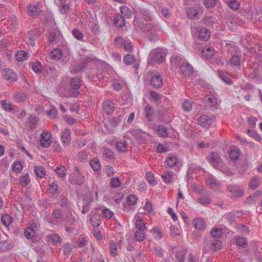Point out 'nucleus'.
I'll list each match as a JSON object with an SVG mask.
<instances>
[{
    "mask_svg": "<svg viewBox=\"0 0 262 262\" xmlns=\"http://www.w3.org/2000/svg\"><path fill=\"white\" fill-rule=\"evenodd\" d=\"M157 133L161 137H166L168 135L167 128L163 125H159L157 127Z\"/></svg>",
    "mask_w": 262,
    "mask_h": 262,
    "instance_id": "obj_33",
    "label": "nucleus"
},
{
    "mask_svg": "<svg viewBox=\"0 0 262 262\" xmlns=\"http://www.w3.org/2000/svg\"><path fill=\"white\" fill-rule=\"evenodd\" d=\"M32 69L35 73L39 74L42 72V67L39 62L36 61L32 65Z\"/></svg>",
    "mask_w": 262,
    "mask_h": 262,
    "instance_id": "obj_55",
    "label": "nucleus"
},
{
    "mask_svg": "<svg viewBox=\"0 0 262 262\" xmlns=\"http://www.w3.org/2000/svg\"><path fill=\"white\" fill-rule=\"evenodd\" d=\"M35 172L38 178H41L46 174V170L42 166H37L35 168Z\"/></svg>",
    "mask_w": 262,
    "mask_h": 262,
    "instance_id": "obj_49",
    "label": "nucleus"
},
{
    "mask_svg": "<svg viewBox=\"0 0 262 262\" xmlns=\"http://www.w3.org/2000/svg\"><path fill=\"white\" fill-rule=\"evenodd\" d=\"M72 33L75 38L79 40H82L84 36L83 34L78 29H74V30H73Z\"/></svg>",
    "mask_w": 262,
    "mask_h": 262,
    "instance_id": "obj_58",
    "label": "nucleus"
},
{
    "mask_svg": "<svg viewBox=\"0 0 262 262\" xmlns=\"http://www.w3.org/2000/svg\"><path fill=\"white\" fill-rule=\"evenodd\" d=\"M56 173L60 177H63L66 174V169L63 166H60L56 167L55 169Z\"/></svg>",
    "mask_w": 262,
    "mask_h": 262,
    "instance_id": "obj_54",
    "label": "nucleus"
},
{
    "mask_svg": "<svg viewBox=\"0 0 262 262\" xmlns=\"http://www.w3.org/2000/svg\"><path fill=\"white\" fill-rule=\"evenodd\" d=\"M57 1V4L59 5L60 8V12L62 14H66L69 11L70 7L66 4V0H55Z\"/></svg>",
    "mask_w": 262,
    "mask_h": 262,
    "instance_id": "obj_19",
    "label": "nucleus"
},
{
    "mask_svg": "<svg viewBox=\"0 0 262 262\" xmlns=\"http://www.w3.org/2000/svg\"><path fill=\"white\" fill-rule=\"evenodd\" d=\"M152 58L154 60L157 62H162L164 60L163 54L161 52L156 51L152 54Z\"/></svg>",
    "mask_w": 262,
    "mask_h": 262,
    "instance_id": "obj_43",
    "label": "nucleus"
},
{
    "mask_svg": "<svg viewBox=\"0 0 262 262\" xmlns=\"http://www.w3.org/2000/svg\"><path fill=\"white\" fill-rule=\"evenodd\" d=\"M248 134L257 141H260L261 139L260 136L254 130L248 129Z\"/></svg>",
    "mask_w": 262,
    "mask_h": 262,
    "instance_id": "obj_61",
    "label": "nucleus"
},
{
    "mask_svg": "<svg viewBox=\"0 0 262 262\" xmlns=\"http://www.w3.org/2000/svg\"><path fill=\"white\" fill-rule=\"evenodd\" d=\"M48 237L53 242V243L55 244L60 242V237L57 233L51 234L49 235Z\"/></svg>",
    "mask_w": 262,
    "mask_h": 262,
    "instance_id": "obj_64",
    "label": "nucleus"
},
{
    "mask_svg": "<svg viewBox=\"0 0 262 262\" xmlns=\"http://www.w3.org/2000/svg\"><path fill=\"white\" fill-rule=\"evenodd\" d=\"M61 142L64 146L68 145L71 141V132L69 129H64L61 137Z\"/></svg>",
    "mask_w": 262,
    "mask_h": 262,
    "instance_id": "obj_13",
    "label": "nucleus"
},
{
    "mask_svg": "<svg viewBox=\"0 0 262 262\" xmlns=\"http://www.w3.org/2000/svg\"><path fill=\"white\" fill-rule=\"evenodd\" d=\"M2 223L5 226H9L12 222V217L8 214H4L1 217Z\"/></svg>",
    "mask_w": 262,
    "mask_h": 262,
    "instance_id": "obj_36",
    "label": "nucleus"
},
{
    "mask_svg": "<svg viewBox=\"0 0 262 262\" xmlns=\"http://www.w3.org/2000/svg\"><path fill=\"white\" fill-rule=\"evenodd\" d=\"M181 74L185 77L190 76L193 72L192 66L188 62H184L180 66Z\"/></svg>",
    "mask_w": 262,
    "mask_h": 262,
    "instance_id": "obj_7",
    "label": "nucleus"
},
{
    "mask_svg": "<svg viewBox=\"0 0 262 262\" xmlns=\"http://www.w3.org/2000/svg\"><path fill=\"white\" fill-rule=\"evenodd\" d=\"M30 182L29 174L26 173L23 176L21 177L19 179V183L23 186L28 185Z\"/></svg>",
    "mask_w": 262,
    "mask_h": 262,
    "instance_id": "obj_51",
    "label": "nucleus"
},
{
    "mask_svg": "<svg viewBox=\"0 0 262 262\" xmlns=\"http://www.w3.org/2000/svg\"><path fill=\"white\" fill-rule=\"evenodd\" d=\"M103 158L105 160H110L114 159V152L112 150L107 148H103L102 151Z\"/></svg>",
    "mask_w": 262,
    "mask_h": 262,
    "instance_id": "obj_22",
    "label": "nucleus"
},
{
    "mask_svg": "<svg viewBox=\"0 0 262 262\" xmlns=\"http://www.w3.org/2000/svg\"><path fill=\"white\" fill-rule=\"evenodd\" d=\"M138 27L140 28L141 30H144V31H146L148 33V38L149 40L151 41H156L158 40L159 36L158 35L156 30H157V26H155L152 24H148L145 25V26L143 27L138 26Z\"/></svg>",
    "mask_w": 262,
    "mask_h": 262,
    "instance_id": "obj_1",
    "label": "nucleus"
},
{
    "mask_svg": "<svg viewBox=\"0 0 262 262\" xmlns=\"http://www.w3.org/2000/svg\"><path fill=\"white\" fill-rule=\"evenodd\" d=\"M121 182L118 177L111 179L110 185L113 188H117L121 186Z\"/></svg>",
    "mask_w": 262,
    "mask_h": 262,
    "instance_id": "obj_60",
    "label": "nucleus"
},
{
    "mask_svg": "<svg viewBox=\"0 0 262 262\" xmlns=\"http://www.w3.org/2000/svg\"><path fill=\"white\" fill-rule=\"evenodd\" d=\"M241 57L238 55H233L230 59V64L233 67H239L241 64Z\"/></svg>",
    "mask_w": 262,
    "mask_h": 262,
    "instance_id": "obj_27",
    "label": "nucleus"
},
{
    "mask_svg": "<svg viewBox=\"0 0 262 262\" xmlns=\"http://www.w3.org/2000/svg\"><path fill=\"white\" fill-rule=\"evenodd\" d=\"M91 225L94 227H98L101 224V216L99 214H94L90 219Z\"/></svg>",
    "mask_w": 262,
    "mask_h": 262,
    "instance_id": "obj_21",
    "label": "nucleus"
},
{
    "mask_svg": "<svg viewBox=\"0 0 262 262\" xmlns=\"http://www.w3.org/2000/svg\"><path fill=\"white\" fill-rule=\"evenodd\" d=\"M39 119L36 116L30 114L28 118L27 126L30 130H33L37 128V125Z\"/></svg>",
    "mask_w": 262,
    "mask_h": 262,
    "instance_id": "obj_9",
    "label": "nucleus"
},
{
    "mask_svg": "<svg viewBox=\"0 0 262 262\" xmlns=\"http://www.w3.org/2000/svg\"><path fill=\"white\" fill-rule=\"evenodd\" d=\"M210 234L213 238L218 239L223 234V229L222 228L214 227L211 230Z\"/></svg>",
    "mask_w": 262,
    "mask_h": 262,
    "instance_id": "obj_25",
    "label": "nucleus"
},
{
    "mask_svg": "<svg viewBox=\"0 0 262 262\" xmlns=\"http://www.w3.org/2000/svg\"><path fill=\"white\" fill-rule=\"evenodd\" d=\"M166 162L169 167H173L177 163V159L176 157H169L166 159Z\"/></svg>",
    "mask_w": 262,
    "mask_h": 262,
    "instance_id": "obj_59",
    "label": "nucleus"
},
{
    "mask_svg": "<svg viewBox=\"0 0 262 262\" xmlns=\"http://www.w3.org/2000/svg\"><path fill=\"white\" fill-rule=\"evenodd\" d=\"M16 59L17 61H22L27 59V54L23 50L18 51L15 55Z\"/></svg>",
    "mask_w": 262,
    "mask_h": 262,
    "instance_id": "obj_45",
    "label": "nucleus"
},
{
    "mask_svg": "<svg viewBox=\"0 0 262 262\" xmlns=\"http://www.w3.org/2000/svg\"><path fill=\"white\" fill-rule=\"evenodd\" d=\"M81 85V80L79 78L74 77L70 81V86L72 89L78 90Z\"/></svg>",
    "mask_w": 262,
    "mask_h": 262,
    "instance_id": "obj_26",
    "label": "nucleus"
},
{
    "mask_svg": "<svg viewBox=\"0 0 262 262\" xmlns=\"http://www.w3.org/2000/svg\"><path fill=\"white\" fill-rule=\"evenodd\" d=\"M198 123L203 127L208 128L212 123V120L210 117L203 115L199 118Z\"/></svg>",
    "mask_w": 262,
    "mask_h": 262,
    "instance_id": "obj_8",
    "label": "nucleus"
},
{
    "mask_svg": "<svg viewBox=\"0 0 262 262\" xmlns=\"http://www.w3.org/2000/svg\"><path fill=\"white\" fill-rule=\"evenodd\" d=\"M28 98V95L24 93H18L14 96L15 100L17 102L25 101Z\"/></svg>",
    "mask_w": 262,
    "mask_h": 262,
    "instance_id": "obj_41",
    "label": "nucleus"
},
{
    "mask_svg": "<svg viewBox=\"0 0 262 262\" xmlns=\"http://www.w3.org/2000/svg\"><path fill=\"white\" fill-rule=\"evenodd\" d=\"M140 12L142 15V17L146 21L152 20V16L150 12L144 8H141Z\"/></svg>",
    "mask_w": 262,
    "mask_h": 262,
    "instance_id": "obj_29",
    "label": "nucleus"
},
{
    "mask_svg": "<svg viewBox=\"0 0 262 262\" xmlns=\"http://www.w3.org/2000/svg\"><path fill=\"white\" fill-rule=\"evenodd\" d=\"M236 245L239 247H245L247 245L248 243L247 239L239 236H237L235 238Z\"/></svg>",
    "mask_w": 262,
    "mask_h": 262,
    "instance_id": "obj_38",
    "label": "nucleus"
},
{
    "mask_svg": "<svg viewBox=\"0 0 262 262\" xmlns=\"http://www.w3.org/2000/svg\"><path fill=\"white\" fill-rule=\"evenodd\" d=\"M206 183L211 188L214 189L219 188L220 185V183L212 176L208 177L206 180Z\"/></svg>",
    "mask_w": 262,
    "mask_h": 262,
    "instance_id": "obj_18",
    "label": "nucleus"
},
{
    "mask_svg": "<svg viewBox=\"0 0 262 262\" xmlns=\"http://www.w3.org/2000/svg\"><path fill=\"white\" fill-rule=\"evenodd\" d=\"M187 15L189 18L194 19L198 17L199 13L195 8H190L187 11Z\"/></svg>",
    "mask_w": 262,
    "mask_h": 262,
    "instance_id": "obj_40",
    "label": "nucleus"
},
{
    "mask_svg": "<svg viewBox=\"0 0 262 262\" xmlns=\"http://www.w3.org/2000/svg\"><path fill=\"white\" fill-rule=\"evenodd\" d=\"M204 103L205 105L208 107L210 108H216L217 104V99L213 96L208 97V96H206L204 98Z\"/></svg>",
    "mask_w": 262,
    "mask_h": 262,
    "instance_id": "obj_14",
    "label": "nucleus"
},
{
    "mask_svg": "<svg viewBox=\"0 0 262 262\" xmlns=\"http://www.w3.org/2000/svg\"><path fill=\"white\" fill-rule=\"evenodd\" d=\"M120 12L125 18H130L133 16L131 10L127 6H122L120 7Z\"/></svg>",
    "mask_w": 262,
    "mask_h": 262,
    "instance_id": "obj_28",
    "label": "nucleus"
},
{
    "mask_svg": "<svg viewBox=\"0 0 262 262\" xmlns=\"http://www.w3.org/2000/svg\"><path fill=\"white\" fill-rule=\"evenodd\" d=\"M150 83L154 88H160L163 84L162 78L160 75H154L151 77Z\"/></svg>",
    "mask_w": 262,
    "mask_h": 262,
    "instance_id": "obj_12",
    "label": "nucleus"
},
{
    "mask_svg": "<svg viewBox=\"0 0 262 262\" xmlns=\"http://www.w3.org/2000/svg\"><path fill=\"white\" fill-rule=\"evenodd\" d=\"M135 226L137 228V230L138 231H145L146 229L145 224L143 222V220L142 219L138 220L136 222Z\"/></svg>",
    "mask_w": 262,
    "mask_h": 262,
    "instance_id": "obj_47",
    "label": "nucleus"
},
{
    "mask_svg": "<svg viewBox=\"0 0 262 262\" xmlns=\"http://www.w3.org/2000/svg\"><path fill=\"white\" fill-rule=\"evenodd\" d=\"M102 108L107 114H110L114 110V103L111 100H106L102 104Z\"/></svg>",
    "mask_w": 262,
    "mask_h": 262,
    "instance_id": "obj_10",
    "label": "nucleus"
},
{
    "mask_svg": "<svg viewBox=\"0 0 262 262\" xmlns=\"http://www.w3.org/2000/svg\"><path fill=\"white\" fill-rule=\"evenodd\" d=\"M210 37L209 30L206 28L201 29L199 32V38L203 41H206Z\"/></svg>",
    "mask_w": 262,
    "mask_h": 262,
    "instance_id": "obj_24",
    "label": "nucleus"
},
{
    "mask_svg": "<svg viewBox=\"0 0 262 262\" xmlns=\"http://www.w3.org/2000/svg\"><path fill=\"white\" fill-rule=\"evenodd\" d=\"M10 248V244L7 240L0 242V252H6Z\"/></svg>",
    "mask_w": 262,
    "mask_h": 262,
    "instance_id": "obj_50",
    "label": "nucleus"
},
{
    "mask_svg": "<svg viewBox=\"0 0 262 262\" xmlns=\"http://www.w3.org/2000/svg\"><path fill=\"white\" fill-rule=\"evenodd\" d=\"M228 6L230 9L237 10L239 8V3L237 0H231L228 3Z\"/></svg>",
    "mask_w": 262,
    "mask_h": 262,
    "instance_id": "obj_56",
    "label": "nucleus"
},
{
    "mask_svg": "<svg viewBox=\"0 0 262 262\" xmlns=\"http://www.w3.org/2000/svg\"><path fill=\"white\" fill-rule=\"evenodd\" d=\"M126 41L122 37L118 36L114 40V45L116 47L123 48Z\"/></svg>",
    "mask_w": 262,
    "mask_h": 262,
    "instance_id": "obj_48",
    "label": "nucleus"
},
{
    "mask_svg": "<svg viewBox=\"0 0 262 262\" xmlns=\"http://www.w3.org/2000/svg\"><path fill=\"white\" fill-rule=\"evenodd\" d=\"M27 11L29 16H34L38 15L40 10H38V8L36 6L29 5L27 7Z\"/></svg>",
    "mask_w": 262,
    "mask_h": 262,
    "instance_id": "obj_23",
    "label": "nucleus"
},
{
    "mask_svg": "<svg viewBox=\"0 0 262 262\" xmlns=\"http://www.w3.org/2000/svg\"><path fill=\"white\" fill-rule=\"evenodd\" d=\"M126 21L124 16L121 14H117L114 18V24L117 27L122 28L125 25Z\"/></svg>",
    "mask_w": 262,
    "mask_h": 262,
    "instance_id": "obj_17",
    "label": "nucleus"
},
{
    "mask_svg": "<svg viewBox=\"0 0 262 262\" xmlns=\"http://www.w3.org/2000/svg\"><path fill=\"white\" fill-rule=\"evenodd\" d=\"M135 238L138 242L143 241L145 238V231L136 230L135 233Z\"/></svg>",
    "mask_w": 262,
    "mask_h": 262,
    "instance_id": "obj_46",
    "label": "nucleus"
},
{
    "mask_svg": "<svg viewBox=\"0 0 262 262\" xmlns=\"http://www.w3.org/2000/svg\"><path fill=\"white\" fill-rule=\"evenodd\" d=\"M145 116L149 121L153 120L154 109L150 105H147L144 110Z\"/></svg>",
    "mask_w": 262,
    "mask_h": 262,
    "instance_id": "obj_20",
    "label": "nucleus"
},
{
    "mask_svg": "<svg viewBox=\"0 0 262 262\" xmlns=\"http://www.w3.org/2000/svg\"><path fill=\"white\" fill-rule=\"evenodd\" d=\"M62 55V52L60 49H55L50 53L52 59L54 60L59 59Z\"/></svg>",
    "mask_w": 262,
    "mask_h": 262,
    "instance_id": "obj_44",
    "label": "nucleus"
},
{
    "mask_svg": "<svg viewBox=\"0 0 262 262\" xmlns=\"http://www.w3.org/2000/svg\"><path fill=\"white\" fill-rule=\"evenodd\" d=\"M123 62L127 66L134 64L135 67L136 68H138V65L136 64V59L134 55L132 54H126L124 56L123 58Z\"/></svg>",
    "mask_w": 262,
    "mask_h": 262,
    "instance_id": "obj_15",
    "label": "nucleus"
},
{
    "mask_svg": "<svg viewBox=\"0 0 262 262\" xmlns=\"http://www.w3.org/2000/svg\"><path fill=\"white\" fill-rule=\"evenodd\" d=\"M47 115L52 118H55L57 116V110L56 108L54 106L51 107L47 112Z\"/></svg>",
    "mask_w": 262,
    "mask_h": 262,
    "instance_id": "obj_63",
    "label": "nucleus"
},
{
    "mask_svg": "<svg viewBox=\"0 0 262 262\" xmlns=\"http://www.w3.org/2000/svg\"><path fill=\"white\" fill-rule=\"evenodd\" d=\"M35 231L32 227H28L25 231V235L28 239L32 238L35 235Z\"/></svg>",
    "mask_w": 262,
    "mask_h": 262,
    "instance_id": "obj_53",
    "label": "nucleus"
},
{
    "mask_svg": "<svg viewBox=\"0 0 262 262\" xmlns=\"http://www.w3.org/2000/svg\"><path fill=\"white\" fill-rule=\"evenodd\" d=\"M3 77L10 82H15L17 80V76L10 69H5L2 71Z\"/></svg>",
    "mask_w": 262,
    "mask_h": 262,
    "instance_id": "obj_5",
    "label": "nucleus"
},
{
    "mask_svg": "<svg viewBox=\"0 0 262 262\" xmlns=\"http://www.w3.org/2000/svg\"><path fill=\"white\" fill-rule=\"evenodd\" d=\"M192 223L194 227L199 230H204L207 226L205 221L203 219L199 217L194 219Z\"/></svg>",
    "mask_w": 262,
    "mask_h": 262,
    "instance_id": "obj_11",
    "label": "nucleus"
},
{
    "mask_svg": "<svg viewBox=\"0 0 262 262\" xmlns=\"http://www.w3.org/2000/svg\"><path fill=\"white\" fill-rule=\"evenodd\" d=\"M236 228L246 234H249L250 233V229L248 226H245V225L239 224L236 225Z\"/></svg>",
    "mask_w": 262,
    "mask_h": 262,
    "instance_id": "obj_57",
    "label": "nucleus"
},
{
    "mask_svg": "<svg viewBox=\"0 0 262 262\" xmlns=\"http://www.w3.org/2000/svg\"><path fill=\"white\" fill-rule=\"evenodd\" d=\"M116 147L117 149L121 152H124L127 150V143L125 141L117 142Z\"/></svg>",
    "mask_w": 262,
    "mask_h": 262,
    "instance_id": "obj_35",
    "label": "nucleus"
},
{
    "mask_svg": "<svg viewBox=\"0 0 262 262\" xmlns=\"http://www.w3.org/2000/svg\"><path fill=\"white\" fill-rule=\"evenodd\" d=\"M161 177L165 183H170L174 178V176L169 171L162 173Z\"/></svg>",
    "mask_w": 262,
    "mask_h": 262,
    "instance_id": "obj_31",
    "label": "nucleus"
},
{
    "mask_svg": "<svg viewBox=\"0 0 262 262\" xmlns=\"http://www.w3.org/2000/svg\"><path fill=\"white\" fill-rule=\"evenodd\" d=\"M90 164L95 171H98L101 168L100 161L98 159L94 158L91 160Z\"/></svg>",
    "mask_w": 262,
    "mask_h": 262,
    "instance_id": "obj_32",
    "label": "nucleus"
},
{
    "mask_svg": "<svg viewBox=\"0 0 262 262\" xmlns=\"http://www.w3.org/2000/svg\"><path fill=\"white\" fill-rule=\"evenodd\" d=\"M229 156L230 159L232 161H236L238 159L239 157L240 156V152L239 150L237 149H232L229 152Z\"/></svg>",
    "mask_w": 262,
    "mask_h": 262,
    "instance_id": "obj_42",
    "label": "nucleus"
},
{
    "mask_svg": "<svg viewBox=\"0 0 262 262\" xmlns=\"http://www.w3.org/2000/svg\"><path fill=\"white\" fill-rule=\"evenodd\" d=\"M187 250L186 249L178 250L176 253V257L179 262H184Z\"/></svg>",
    "mask_w": 262,
    "mask_h": 262,
    "instance_id": "obj_30",
    "label": "nucleus"
},
{
    "mask_svg": "<svg viewBox=\"0 0 262 262\" xmlns=\"http://www.w3.org/2000/svg\"><path fill=\"white\" fill-rule=\"evenodd\" d=\"M50 133L43 131L41 134L40 144L42 147H48L51 143Z\"/></svg>",
    "mask_w": 262,
    "mask_h": 262,
    "instance_id": "obj_6",
    "label": "nucleus"
},
{
    "mask_svg": "<svg viewBox=\"0 0 262 262\" xmlns=\"http://www.w3.org/2000/svg\"><path fill=\"white\" fill-rule=\"evenodd\" d=\"M259 185V178L255 176L253 177L249 182V187L252 189L257 188Z\"/></svg>",
    "mask_w": 262,
    "mask_h": 262,
    "instance_id": "obj_34",
    "label": "nucleus"
},
{
    "mask_svg": "<svg viewBox=\"0 0 262 262\" xmlns=\"http://www.w3.org/2000/svg\"><path fill=\"white\" fill-rule=\"evenodd\" d=\"M208 161L216 169L221 166V158L217 152H210L207 157Z\"/></svg>",
    "mask_w": 262,
    "mask_h": 262,
    "instance_id": "obj_2",
    "label": "nucleus"
},
{
    "mask_svg": "<svg viewBox=\"0 0 262 262\" xmlns=\"http://www.w3.org/2000/svg\"><path fill=\"white\" fill-rule=\"evenodd\" d=\"M109 248L112 256L115 257L117 255V246L115 242L113 241H111L109 244Z\"/></svg>",
    "mask_w": 262,
    "mask_h": 262,
    "instance_id": "obj_39",
    "label": "nucleus"
},
{
    "mask_svg": "<svg viewBox=\"0 0 262 262\" xmlns=\"http://www.w3.org/2000/svg\"><path fill=\"white\" fill-rule=\"evenodd\" d=\"M214 52L215 51L213 48L211 47H205L203 48L202 54L203 56L205 58L210 59L213 57Z\"/></svg>",
    "mask_w": 262,
    "mask_h": 262,
    "instance_id": "obj_16",
    "label": "nucleus"
},
{
    "mask_svg": "<svg viewBox=\"0 0 262 262\" xmlns=\"http://www.w3.org/2000/svg\"><path fill=\"white\" fill-rule=\"evenodd\" d=\"M222 242L219 239H214L210 244V249L214 251L219 250L222 247Z\"/></svg>",
    "mask_w": 262,
    "mask_h": 262,
    "instance_id": "obj_37",
    "label": "nucleus"
},
{
    "mask_svg": "<svg viewBox=\"0 0 262 262\" xmlns=\"http://www.w3.org/2000/svg\"><path fill=\"white\" fill-rule=\"evenodd\" d=\"M71 179L76 184L81 185L84 182V177L80 173L79 168L74 166L73 173L70 176Z\"/></svg>",
    "mask_w": 262,
    "mask_h": 262,
    "instance_id": "obj_4",
    "label": "nucleus"
},
{
    "mask_svg": "<svg viewBox=\"0 0 262 262\" xmlns=\"http://www.w3.org/2000/svg\"><path fill=\"white\" fill-rule=\"evenodd\" d=\"M227 189L232 193V198H238L243 196L244 194V191L238 185H229L227 186Z\"/></svg>",
    "mask_w": 262,
    "mask_h": 262,
    "instance_id": "obj_3",
    "label": "nucleus"
},
{
    "mask_svg": "<svg viewBox=\"0 0 262 262\" xmlns=\"http://www.w3.org/2000/svg\"><path fill=\"white\" fill-rule=\"evenodd\" d=\"M217 2L218 0H204V4L207 8L214 7Z\"/></svg>",
    "mask_w": 262,
    "mask_h": 262,
    "instance_id": "obj_62",
    "label": "nucleus"
},
{
    "mask_svg": "<svg viewBox=\"0 0 262 262\" xmlns=\"http://www.w3.org/2000/svg\"><path fill=\"white\" fill-rule=\"evenodd\" d=\"M12 169L16 172L19 173L22 171L23 166L20 162L15 161L12 165Z\"/></svg>",
    "mask_w": 262,
    "mask_h": 262,
    "instance_id": "obj_52",
    "label": "nucleus"
}]
</instances>
